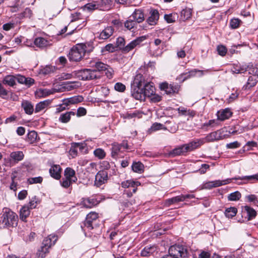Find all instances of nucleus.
Here are the masks:
<instances>
[{
    "label": "nucleus",
    "instance_id": "nucleus-1",
    "mask_svg": "<svg viewBox=\"0 0 258 258\" xmlns=\"http://www.w3.org/2000/svg\"><path fill=\"white\" fill-rule=\"evenodd\" d=\"M233 179H240L242 180H245L244 183H254L258 181V173L248 176H244L242 177H237L232 178H227L225 180H216L214 181H211L205 182L202 185L203 189H211L212 188L219 187L222 185H224L230 183Z\"/></svg>",
    "mask_w": 258,
    "mask_h": 258
},
{
    "label": "nucleus",
    "instance_id": "nucleus-2",
    "mask_svg": "<svg viewBox=\"0 0 258 258\" xmlns=\"http://www.w3.org/2000/svg\"><path fill=\"white\" fill-rule=\"evenodd\" d=\"M18 217L17 215L9 208H4L0 220L1 228L14 227L17 225Z\"/></svg>",
    "mask_w": 258,
    "mask_h": 258
},
{
    "label": "nucleus",
    "instance_id": "nucleus-3",
    "mask_svg": "<svg viewBox=\"0 0 258 258\" xmlns=\"http://www.w3.org/2000/svg\"><path fill=\"white\" fill-rule=\"evenodd\" d=\"M168 252L175 258H188L189 252L188 249L184 246L175 245L170 246Z\"/></svg>",
    "mask_w": 258,
    "mask_h": 258
},
{
    "label": "nucleus",
    "instance_id": "nucleus-4",
    "mask_svg": "<svg viewBox=\"0 0 258 258\" xmlns=\"http://www.w3.org/2000/svg\"><path fill=\"white\" fill-rule=\"evenodd\" d=\"M77 77L80 80H88L98 78L97 73L95 70L83 69L75 72Z\"/></svg>",
    "mask_w": 258,
    "mask_h": 258
},
{
    "label": "nucleus",
    "instance_id": "nucleus-5",
    "mask_svg": "<svg viewBox=\"0 0 258 258\" xmlns=\"http://www.w3.org/2000/svg\"><path fill=\"white\" fill-rule=\"evenodd\" d=\"M84 56L83 49L79 44L73 47L68 54L70 61L75 62L80 61Z\"/></svg>",
    "mask_w": 258,
    "mask_h": 258
},
{
    "label": "nucleus",
    "instance_id": "nucleus-6",
    "mask_svg": "<svg viewBox=\"0 0 258 258\" xmlns=\"http://www.w3.org/2000/svg\"><path fill=\"white\" fill-rule=\"evenodd\" d=\"M98 218V213L95 212L89 213L84 222L83 225H81L82 230L85 232L86 230L90 231L93 229L92 223Z\"/></svg>",
    "mask_w": 258,
    "mask_h": 258
},
{
    "label": "nucleus",
    "instance_id": "nucleus-7",
    "mask_svg": "<svg viewBox=\"0 0 258 258\" xmlns=\"http://www.w3.org/2000/svg\"><path fill=\"white\" fill-rule=\"evenodd\" d=\"M121 185L123 188H132V191L125 190L124 192V194L127 195V197H131L133 196V194L136 192L137 187L140 185V183L139 181H135L132 180H127L122 182Z\"/></svg>",
    "mask_w": 258,
    "mask_h": 258
},
{
    "label": "nucleus",
    "instance_id": "nucleus-8",
    "mask_svg": "<svg viewBox=\"0 0 258 258\" xmlns=\"http://www.w3.org/2000/svg\"><path fill=\"white\" fill-rule=\"evenodd\" d=\"M108 180V175L107 171L100 170L95 175L94 185L98 187H100L102 185L106 183Z\"/></svg>",
    "mask_w": 258,
    "mask_h": 258
},
{
    "label": "nucleus",
    "instance_id": "nucleus-9",
    "mask_svg": "<svg viewBox=\"0 0 258 258\" xmlns=\"http://www.w3.org/2000/svg\"><path fill=\"white\" fill-rule=\"evenodd\" d=\"M84 98L83 96L80 95L75 96L72 97L68 98L63 100V104L59 106V108H58V109H59V111L64 110L66 108V107L68 106L70 104H77L82 102Z\"/></svg>",
    "mask_w": 258,
    "mask_h": 258
},
{
    "label": "nucleus",
    "instance_id": "nucleus-10",
    "mask_svg": "<svg viewBox=\"0 0 258 258\" xmlns=\"http://www.w3.org/2000/svg\"><path fill=\"white\" fill-rule=\"evenodd\" d=\"M160 88L165 91L167 94H172L177 93L179 87L177 85L168 84L167 83H162L160 85Z\"/></svg>",
    "mask_w": 258,
    "mask_h": 258
},
{
    "label": "nucleus",
    "instance_id": "nucleus-11",
    "mask_svg": "<svg viewBox=\"0 0 258 258\" xmlns=\"http://www.w3.org/2000/svg\"><path fill=\"white\" fill-rule=\"evenodd\" d=\"M132 96L136 100L145 101L143 89L142 87H135L132 86Z\"/></svg>",
    "mask_w": 258,
    "mask_h": 258
},
{
    "label": "nucleus",
    "instance_id": "nucleus-12",
    "mask_svg": "<svg viewBox=\"0 0 258 258\" xmlns=\"http://www.w3.org/2000/svg\"><path fill=\"white\" fill-rule=\"evenodd\" d=\"M205 142L203 139L194 140L188 144H184L187 152L192 151L203 145Z\"/></svg>",
    "mask_w": 258,
    "mask_h": 258
},
{
    "label": "nucleus",
    "instance_id": "nucleus-13",
    "mask_svg": "<svg viewBox=\"0 0 258 258\" xmlns=\"http://www.w3.org/2000/svg\"><path fill=\"white\" fill-rule=\"evenodd\" d=\"M242 217L245 216L248 220H250L254 218L256 215V212L252 208L245 206L243 207L242 211Z\"/></svg>",
    "mask_w": 258,
    "mask_h": 258
},
{
    "label": "nucleus",
    "instance_id": "nucleus-14",
    "mask_svg": "<svg viewBox=\"0 0 258 258\" xmlns=\"http://www.w3.org/2000/svg\"><path fill=\"white\" fill-rule=\"evenodd\" d=\"M57 240V237L56 235L54 234H50L46 237L43 241L42 246L48 249L53 245L56 240Z\"/></svg>",
    "mask_w": 258,
    "mask_h": 258
},
{
    "label": "nucleus",
    "instance_id": "nucleus-15",
    "mask_svg": "<svg viewBox=\"0 0 258 258\" xmlns=\"http://www.w3.org/2000/svg\"><path fill=\"white\" fill-rule=\"evenodd\" d=\"M99 202L100 201L95 198H84L81 201V205L86 208H92L97 205Z\"/></svg>",
    "mask_w": 258,
    "mask_h": 258
},
{
    "label": "nucleus",
    "instance_id": "nucleus-16",
    "mask_svg": "<svg viewBox=\"0 0 258 258\" xmlns=\"http://www.w3.org/2000/svg\"><path fill=\"white\" fill-rule=\"evenodd\" d=\"M50 176L55 179H59L61 177V168L59 165H53L49 170Z\"/></svg>",
    "mask_w": 258,
    "mask_h": 258
},
{
    "label": "nucleus",
    "instance_id": "nucleus-17",
    "mask_svg": "<svg viewBox=\"0 0 258 258\" xmlns=\"http://www.w3.org/2000/svg\"><path fill=\"white\" fill-rule=\"evenodd\" d=\"M142 88L145 99L146 97H151L155 93V88L151 83L146 82Z\"/></svg>",
    "mask_w": 258,
    "mask_h": 258
},
{
    "label": "nucleus",
    "instance_id": "nucleus-18",
    "mask_svg": "<svg viewBox=\"0 0 258 258\" xmlns=\"http://www.w3.org/2000/svg\"><path fill=\"white\" fill-rule=\"evenodd\" d=\"M159 14L157 10H153L150 12V16L147 20V23L150 25H155L159 19Z\"/></svg>",
    "mask_w": 258,
    "mask_h": 258
},
{
    "label": "nucleus",
    "instance_id": "nucleus-19",
    "mask_svg": "<svg viewBox=\"0 0 258 258\" xmlns=\"http://www.w3.org/2000/svg\"><path fill=\"white\" fill-rule=\"evenodd\" d=\"M64 176L65 178L76 182L77 181V177L76 176L75 171L71 167H67L64 171Z\"/></svg>",
    "mask_w": 258,
    "mask_h": 258
},
{
    "label": "nucleus",
    "instance_id": "nucleus-20",
    "mask_svg": "<svg viewBox=\"0 0 258 258\" xmlns=\"http://www.w3.org/2000/svg\"><path fill=\"white\" fill-rule=\"evenodd\" d=\"M144 77L141 74L138 73L135 76L133 83L132 86L135 87H142L146 83Z\"/></svg>",
    "mask_w": 258,
    "mask_h": 258
},
{
    "label": "nucleus",
    "instance_id": "nucleus-21",
    "mask_svg": "<svg viewBox=\"0 0 258 258\" xmlns=\"http://www.w3.org/2000/svg\"><path fill=\"white\" fill-rule=\"evenodd\" d=\"M114 32V28L112 26L106 27L100 34L99 39H107L109 38Z\"/></svg>",
    "mask_w": 258,
    "mask_h": 258
},
{
    "label": "nucleus",
    "instance_id": "nucleus-22",
    "mask_svg": "<svg viewBox=\"0 0 258 258\" xmlns=\"http://www.w3.org/2000/svg\"><path fill=\"white\" fill-rule=\"evenodd\" d=\"M130 18L133 19L137 23H141L144 20V15L141 9H136Z\"/></svg>",
    "mask_w": 258,
    "mask_h": 258
},
{
    "label": "nucleus",
    "instance_id": "nucleus-23",
    "mask_svg": "<svg viewBox=\"0 0 258 258\" xmlns=\"http://www.w3.org/2000/svg\"><path fill=\"white\" fill-rule=\"evenodd\" d=\"M90 64L92 67H94L96 69H94L96 71H98L99 72L103 71L109 67L108 65L105 64L99 60L92 61L90 62Z\"/></svg>",
    "mask_w": 258,
    "mask_h": 258
},
{
    "label": "nucleus",
    "instance_id": "nucleus-24",
    "mask_svg": "<svg viewBox=\"0 0 258 258\" xmlns=\"http://www.w3.org/2000/svg\"><path fill=\"white\" fill-rule=\"evenodd\" d=\"M232 112L229 108H226L217 113L218 120L224 121L230 118L232 115Z\"/></svg>",
    "mask_w": 258,
    "mask_h": 258
},
{
    "label": "nucleus",
    "instance_id": "nucleus-25",
    "mask_svg": "<svg viewBox=\"0 0 258 258\" xmlns=\"http://www.w3.org/2000/svg\"><path fill=\"white\" fill-rule=\"evenodd\" d=\"M10 157L12 160L14 161L15 163H18L19 162L23 160L24 158V154L22 151H17L12 152Z\"/></svg>",
    "mask_w": 258,
    "mask_h": 258
},
{
    "label": "nucleus",
    "instance_id": "nucleus-26",
    "mask_svg": "<svg viewBox=\"0 0 258 258\" xmlns=\"http://www.w3.org/2000/svg\"><path fill=\"white\" fill-rule=\"evenodd\" d=\"M34 43L37 47L39 48L45 47L50 44L48 40L41 37L35 38Z\"/></svg>",
    "mask_w": 258,
    "mask_h": 258
},
{
    "label": "nucleus",
    "instance_id": "nucleus-27",
    "mask_svg": "<svg viewBox=\"0 0 258 258\" xmlns=\"http://www.w3.org/2000/svg\"><path fill=\"white\" fill-rule=\"evenodd\" d=\"M143 40V37H139L135 40L131 42L129 44H128L124 48L123 50L125 52H128L133 48H134L136 46L140 44V43Z\"/></svg>",
    "mask_w": 258,
    "mask_h": 258
},
{
    "label": "nucleus",
    "instance_id": "nucleus-28",
    "mask_svg": "<svg viewBox=\"0 0 258 258\" xmlns=\"http://www.w3.org/2000/svg\"><path fill=\"white\" fill-rule=\"evenodd\" d=\"M186 153H187L186 148L185 145H183L172 150L170 152V155L172 156H175L184 155Z\"/></svg>",
    "mask_w": 258,
    "mask_h": 258
},
{
    "label": "nucleus",
    "instance_id": "nucleus-29",
    "mask_svg": "<svg viewBox=\"0 0 258 258\" xmlns=\"http://www.w3.org/2000/svg\"><path fill=\"white\" fill-rule=\"evenodd\" d=\"M30 214V210L28 206L24 205L20 211V218L23 221H26V219Z\"/></svg>",
    "mask_w": 258,
    "mask_h": 258
},
{
    "label": "nucleus",
    "instance_id": "nucleus-30",
    "mask_svg": "<svg viewBox=\"0 0 258 258\" xmlns=\"http://www.w3.org/2000/svg\"><path fill=\"white\" fill-rule=\"evenodd\" d=\"M258 82V77L256 76H250L248 78L247 80V82L246 85H245L243 88L245 90L249 89L255 86L256 83Z\"/></svg>",
    "mask_w": 258,
    "mask_h": 258
},
{
    "label": "nucleus",
    "instance_id": "nucleus-31",
    "mask_svg": "<svg viewBox=\"0 0 258 258\" xmlns=\"http://www.w3.org/2000/svg\"><path fill=\"white\" fill-rule=\"evenodd\" d=\"M75 113L73 111H69L60 115L59 120L62 123H67L70 119L71 116H74Z\"/></svg>",
    "mask_w": 258,
    "mask_h": 258
},
{
    "label": "nucleus",
    "instance_id": "nucleus-32",
    "mask_svg": "<svg viewBox=\"0 0 258 258\" xmlns=\"http://www.w3.org/2000/svg\"><path fill=\"white\" fill-rule=\"evenodd\" d=\"M22 107L24 110L25 113L28 114H32L34 111L33 106L32 104L27 101H23L22 103Z\"/></svg>",
    "mask_w": 258,
    "mask_h": 258
},
{
    "label": "nucleus",
    "instance_id": "nucleus-33",
    "mask_svg": "<svg viewBox=\"0 0 258 258\" xmlns=\"http://www.w3.org/2000/svg\"><path fill=\"white\" fill-rule=\"evenodd\" d=\"M218 133H216V132H212L209 134H208L205 138L203 139L204 141L206 142H212L215 141H218L220 140V136H217Z\"/></svg>",
    "mask_w": 258,
    "mask_h": 258
},
{
    "label": "nucleus",
    "instance_id": "nucleus-34",
    "mask_svg": "<svg viewBox=\"0 0 258 258\" xmlns=\"http://www.w3.org/2000/svg\"><path fill=\"white\" fill-rule=\"evenodd\" d=\"M156 249L154 246H146L141 252V255L142 256H148L152 254Z\"/></svg>",
    "mask_w": 258,
    "mask_h": 258
},
{
    "label": "nucleus",
    "instance_id": "nucleus-35",
    "mask_svg": "<svg viewBox=\"0 0 258 258\" xmlns=\"http://www.w3.org/2000/svg\"><path fill=\"white\" fill-rule=\"evenodd\" d=\"M121 149L119 144L116 143H113L112 144L111 148V156L114 158H116L117 157L119 153L121 152Z\"/></svg>",
    "mask_w": 258,
    "mask_h": 258
},
{
    "label": "nucleus",
    "instance_id": "nucleus-36",
    "mask_svg": "<svg viewBox=\"0 0 258 258\" xmlns=\"http://www.w3.org/2000/svg\"><path fill=\"white\" fill-rule=\"evenodd\" d=\"M79 45L83 49V53L85 54L86 53H89L92 52L94 49V46L92 42H89L86 43H81Z\"/></svg>",
    "mask_w": 258,
    "mask_h": 258
},
{
    "label": "nucleus",
    "instance_id": "nucleus-37",
    "mask_svg": "<svg viewBox=\"0 0 258 258\" xmlns=\"http://www.w3.org/2000/svg\"><path fill=\"white\" fill-rule=\"evenodd\" d=\"M209 72H210V70L209 69L203 71V70H200L195 69H193V70L189 71L188 72V75H189V77L190 78H191V77H194L196 76L197 74L198 73L199 74L198 76L199 77H202L204 75L205 73H208Z\"/></svg>",
    "mask_w": 258,
    "mask_h": 258
},
{
    "label": "nucleus",
    "instance_id": "nucleus-38",
    "mask_svg": "<svg viewBox=\"0 0 258 258\" xmlns=\"http://www.w3.org/2000/svg\"><path fill=\"white\" fill-rule=\"evenodd\" d=\"M144 165L140 162H134L132 165V169L135 172L141 173L144 171Z\"/></svg>",
    "mask_w": 258,
    "mask_h": 258
},
{
    "label": "nucleus",
    "instance_id": "nucleus-39",
    "mask_svg": "<svg viewBox=\"0 0 258 258\" xmlns=\"http://www.w3.org/2000/svg\"><path fill=\"white\" fill-rule=\"evenodd\" d=\"M237 212V210L235 207H230L226 209L225 215L227 218H232L234 217Z\"/></svg>",
    "mask_w": 258,
    "mask_h": 258
},
{
    "label": "nucleus",
    "instance_id": "nucleus-40",
    "mask_svg": "<svg viewBox=\"0 0 258 258\" xmlns=\"http://www.w3.org/2000/svg\"><path fill=\"white\" fill-rule=\"evenodd\" d=\"M49 104L48 101H44L37 104L35 108V112H39L45 109Z\"/></svg>",
    "mask_w": 258,
    "mask_h": 258
},
{
    "label": "nucleus",
    "instance_id": "nucleus-41",
    "mask_svg": "<svg viewBox=\"0 0 258 258\" xmlns=\"http://www.w3.org/2000/svg\"><path fill=\"white\" fill-rule=\"evenodd\" d=\"M51 93L52 92L50 90H47L46 89H40L36 91L35 92L36 95L38 97H46Z\"/></svg>",
    "mask_w": 258,
    "mask_h": 258
},
{
    "label": "nucleus",
    "instance_id": "nucleus-42",
    "mask_svg": "<svg viewBox=\"0 0 258 258\" xmlns=\"http://www.w3.org/2000/svg\"><path fill=\"white\" fill-rule=\"evenodd\" d=\"M49 252L47 248L42 246L37 251L36 253L37 258H44L46 254Z\"/></svg>",
    "mask_w": 258,
    "mask_h": 258
},
{
    "label": "nucleus",
    "instance_id": "nucleus-43",
    "mask_svg": "<svg viewBox=\"0 0 258 258\" xmlns=\"http://www.w3.org/2000/svg\"><path fill=\"white\" fill-rule=\"evenodd\" d=\"M16 77L11 75L7 76L4 79L6 84L11 86H13L16 84Z\"/></svg>",
    "mask_w": 258,
    "mask_h": 258
},
{
    "label": "nucleus",
    "instance_id": "nucleus-44",
    "mask_svg": "<svg viewBox=\"0 0 258 258\" xmlns=\"http://www.w3.org/2000/svg\"><path fill=\"white\" fill-rule=\"evenodd\" d=\"M241 195L238 191L230 194L228 196V200L229 201H236L240 199Z\"/></svg>",
    "mask_w": 258,
    "mask_h": 258
},
{
    "label": "nucleus",
    "instance_id": "nucleus-45",
    "mask_svg": "<svg viewBox=\"0 0 258 258\" xmlns=\"http://www.w3.org/2000/svg\"><path fill=\"white\" fill-rule=\"evenodd\" d=\"M232 71L234 73H236V74L242 73L247 71V68H246V66H240L239 65H235L233 67Z\"/></svg>",
    "mask_w": 258,
    "mask_h": 258
},
{
    "label": "nucleus",
    "instance_id": "nucleus-46",
    "mask_svg": "<svg viewBox=\"0 0 258 258\" xmlns=\"http://www.w3.org/2000/svg\"><path fill=\"white\" fill-rule=\"evenodd\" d=\"M191 16V12L190 9H184L181 12V19L185 21L188 20Z\"/></svg>",
    "mask_w": 258,
    "mask_h": 258
},
{
    "label": "nucleus",
    "instance_id": "nucleus-47",
    "mask_svg": "<svg viewBox=\"0 0 258 258\" xmlns=\"http://www.w3.org/2000/svg\"><path fill=\"white\" fill-rule=\"evenodd\" d=\"M241 21L238 18H233L230 21V26L232 29H237L240 25Z\"/></svg>",
    "mask_w": 258,
    "mask_h": 258
},
{
    "label": "nucleus",
    "instance_id": "nucleus-48",
    "mask_svg": "<svg viewBox=\"0 0 258 258\" xmlns=\"http://www.w3.org/2000/svg\"><path fill=\"white\" fill-rule=\"evenodd\" d=\"M42 181L43 178L41 176L30 177L27 179V182L30 184L41 183Z\"/></svg>",
    "mask_w": 258,
    "mask_h": 258
},
{
    "label": "nucleus",
    "instance_id": "nucleus-49",
    "mask_svg": "<svg viewBox=\"0 0 258 258\" xmlns=\"http://www.w3.org/2000/svg\"><path fill=\"white\" fill-rule=\"evenodd\" d=\"M182 201H184V199L183 197L181 196H176L167 200V202L169 205Z\"/></svg>",
    "mask_w": 258,
    "mask_h": 258
},
{
    "label": "nucleus",
    "instance_id": "nucleus-50",
    "mask_svg": "<svg viewBox=\"0 0 258 258\" xmlns=\"http://www.w3.org/2000/svg\"><path fill=\"white\" fill-rule=\"evenodd\" d=\"M116 47L112 44H108L105 47L102 48V52L108 51L109 52H113L116 50Z\"/></svg>",
    "mask_w": 258,
    "mask_h": 258
},
{
    "label": "nucleus",
    "instance_id": "nucleus-51",
    "mask_svg": "<svg viewBox=\"0 0 258 258\" xmlns=\"http://www.w3.org/2000/svg\"><path fill=\"white\" fill-rule=\"evenodd\" d=\"M137 25L136 22L134 19H130L129 20H127L124 23V26L128 30H132L134 28L135 26Z\"/></svg>",
    "mask_w": 258,
    "mask_h": 258
},
{
    "label": "nucleus",
    "instance_id": "nucleus-52",
    "mask_svg": "<svg viewBox=\"0 0 258 258\" xmlns=\"http://www.w3.org/2000/svg\"><path fill=\"white\" fill-rule=\"evenodd\" d=\"M94 154L96 157L100 159H103L106 155L104 151L100 148H98L94 150Z\"/></svg>",
    "mask_w": 258,
    "mask_h": 258
},
{
    "label": "nucleus",
    "instance_id": "nucleus-53",
    "mask_svg": "<svg viewBox=\"0 0 258 258\" xmlns=\"http://www.w3.org/2000/svg\"><path fill=\"white\" fill-rule=\"evenodd\" d=\"M37 204H38V199L36 196H34L30 200L28 204L26 206H28L29 209L30 210H31V209L35 208L36 207V206H37Z\"/></svg>",
    "mask_w": 258,
    "mask_h": 258
},
{
    "label": "nucleus",
    "instance_id": "nucleus-54",
    "mask_svg": "<svg viewBox=\"0 0 258 258\" xmlns=\"http://www.w3.org/2000/svg\"><path fill=\"white\" fill-rule=\"evenodd\" d=\"M61 185L64 187V188H68L70 187L73 183H74L73 181H72L71 180L63 177L62 178V179L60 181Z\"/></svg>",
    "mask_w": 258,
    "mask_h": 258
},
{
    "label": "nucleus",
    "instance_id": "nucleus-55",
    "mask_svg": "<svg viewBox=\"0 0 258 258\" xmlns=\"http://www.w3.org/2000/svg\"><path fill=\"white\" fill-rule=\"evenodd\" d=\"M72 20L71 22L77 21L79 20H84L85 19L83 17L82 14L80 12H76L74 14H72Z\"/></svg>",
    "mask_w": 258,
    "mask_h": 258
},
{
    "label": "nucleus",
    "instance_id": "nucleus-56",
    "mask_svg": "<svg viewBox=\"0 0 258 258\" xmlns=\"http://www.w3.org/2000/svg\"><path fill=\"white\" fill-rule=\"evenodd\" d=\"M217 50L218 54L222 56H225L227 51L226 47L223 45H218L217 47Z\"/></svg>",
    "mask_w": 258,
    "mask_h": 258
},
{
    "label": "nucleus",
    "instance_id": "nucleus-57",
    "mask_svg": "<svg viewBox=\"0 0 258 258\" xmlns=\"http://www.w3.org/2000/svg\"><path fill=\"white\" fill-rule=\"evenodd\" d=\"M246 67L247 68V71L249 72V73L253 75L252 76H258V68L257 67L253 68L252 66H251V67L248 66Z\"/></svg>",
    "mask_w": 258,
    "mask_h": 258
},
{
    "label": "nucleus",
    "instance_id": "nucleus-58",
    "mask_svg": "<svg viewBox=\"0 0 258 258\" xmlns=\"http://www.w3.org/2000/svg\"><path fill=\"white\" fill-rule=\"evenodd\" d=\"M78 149L76 147V146H75L74 144L73 143L72 145L71 148L69 151L70 155L73 158H75L78 155Z\"/></svg>",
    "mask_w": 258,
    "mask_h": 258
},
{
    "label": "nucleus",
    "instance_id": "nucleus-59",
    "mask_svg": "<svg viewBox=\"0 0 258 258\" xmlns=\"http://www.w3.org/2000/svg\"><path fill=\"white\" fill-rule=\"evenodd\" d=\"M37 137V134L34 131H31L28 134V138L31 143L34 142L36 141Z\"/></svg>",
    "mask_w": 258,
    "mask_h": 258
},
{
    "label": "nucleus",
    "instance_id": "nucleus-60",
    "mask_svg": "<svg viewBox=\"0 0 258 258\" xmlns=\"http://www.w3.org/2000/svg\"><path fill=\"white\" fill-rule=\"evenodd\" d=\"M114 89L118 92H122L125 90V86L121 83H116L114 85Z\"/></svg>",
    "mask_w": 258,
    "mask_h": 258
},
{
    "label": "nucleus",
    "instance_id": "nucleus-61",
    "mask_svg": "<svg viewBox=\"0 0 258 258\" xmlns=\"http://www.w3.org/2000/svg\"><path fill=\"white\" fill-rule=\"evenodd\" d=\"M240 146V144L237 141H235L229 144H227L226 146L227 149H235L239 148Z\"/></svg>",
    "mask_w": 258,
    "mask_h": 258
},
{
    "label": "nucleus",
    "instance_id": "nucleus-62",
    "mask_svg": "<svg viewBox=\"0 0 258 258\" xmlns=\"http://www.w3.org/2000/svg\"><path fill=\"white\" fill-rule=\"evenodd\" d=\"M18 120V117L15 114H13L10 116L9 117H8L5 120V123H11L16 122Z\"/></svg>",
    "mask_w": 258,
    "mask_h": 258
},
{
    "label": "nucleus",
    "instance_id": "nucleus-63",
    "mask_svg": "<svg viewBox=\"0 0 258 258\" xmlns=\"http://www.w3.org/2000/svg\"><path fill=\"white\" fill-rule=\"evenodd\" d=\"M219 125V122L215 119L210 120L208 122L204 124L205 126H211L212 127H215Z\"/></svg>",
    "mask_w": 258,
    "mask_h": 258
},
{
    "label": "nucleus",
    "instance_id": "nucleus-64",
    "mask_svg": "<svg viewBox=\"0 0 258 258\" xmlns=\"http://www.w3.org/2000/svg\"><path fill=\"white\" fill-rule=\"evenodd\" d=\"M164 19L168 23H171L175 21V17L172 14H165L164 15Z\"/></svg>",
    "mask_w": 258,
    "mask_h": 258
}]
</instances>
